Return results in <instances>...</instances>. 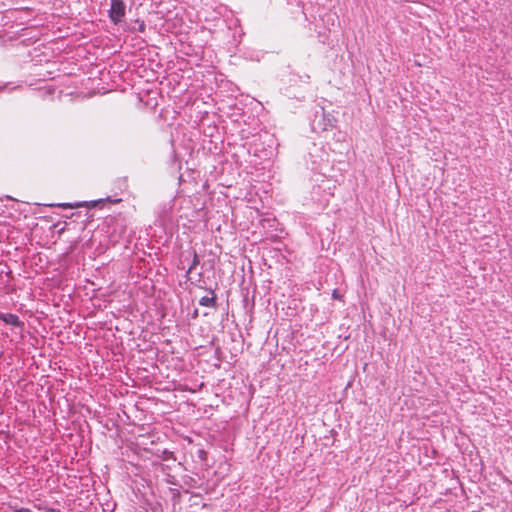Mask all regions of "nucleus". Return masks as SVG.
<instances>
[{
	"instance_id": "10",
	"label": "nucleus",
	"mask_w": 512,
	"mask_h": 512,
	"mask_svg": "<svg viewBox=\"0 0 512 512\" xmlns=\"http://www.w3.org/2000/svg\"><path fill=\"white\" fill-rule=\"evenodd\" d=\"M208 315H209V312H207V311L203 312V316H208Z\"/></svg>"
},
{
	"instance_id": "1",
	"label": "nucleus",
	"mask_w": 512,
	"mask_h": 512,
	"mask_svg": "<svg viewBox=\"0 0 512 512\" xmlns=\"http://www.w3.org/2000/svg\"><path fill=\"white\" fill-rule=\"evenodd\" d=\"M126 6L123 0H111L109 17L114 24H118L125 16Z\"/></svg>"
},
{
	"instance_id": "6",
	"label": "nucleus",
	"mask_w": 512,
	"mask_h": 512,
	"mask_svg": "<svg viewBox=\"0 0 512 512\" xmlns=\"http://www.w3.org/2000/svg\"><path fill=\"white\" fill-rule=\"evenodd\" d=\"M46 512H60V511L57 509H54V508H47Z\"/></svg>"
},
{
	"instance_id": "9",
	"label": "nucleus",
	"mask_w": 512,
	"mask_h": 512,
	"mask_svg": "<svg viewBox=\"0 0 512 512\" xmlns=\"http://www.w3.org/2000/svg\"><path fill=\"white\" fill-rule=\"evenodd\" d=\"M198 316H199V310H198V309H196V310H195V317H198Z\"/></svg>"
},
{
	"instance_id": "3",
	"label": "nucleus",
	"mask_w": 512,
	"mask_h": 512,
	"mask_svg": "<svg viewBox=\"0 0 512 512\" xmlns=\"http://www.w3.org/2000/svg\"><path fill=\"white\" fill-rule=\"evenodd\" d=\"M102 202H103V200H98V201H91V202H81V203H76V204H60L59 206L62 208H70V209L79 208V207L92 208V207H96L98 204H100Z\"/></svg>"
},
{
	"instance_id": "8",
	"label": "nucleus",
	"mask_w": 512,
	"mask_h": 512,
	"mask_svg": "<svg viewBox=\"0 0 512 512\" xmlns=\"http://www.w3.org/2000/svg\"><path fill=\"white\" fill-rule=\"evenodd\" d=\"M111 203H120L121 199L109 200Z\"/></svg>"
},
{
	"instance_id": "5",
	"label": "nucleus",
	"mask_w": 512,
	"mask_h": 512,
	"mask_svg": "<svg viewBox=\"0 0 512 512\" xmlns=\"http://www.w3.org/2000/svg\"><path fill=\"white\" fill-rule=\"evenodd\" d=\"M332 297L334 299H338V300H341L342 299V296L339 294V291L337 289L333 290L332 292Z\"/></svg>"
},
{
	"instance_id": "7",
	"label": "nucleus",
	"mask_w": 512,
	"mask_h": 512,
	"mask_svg": "<svg viewBox=\"0 0 512 512\" xmlns=\"http://www.w3.org/2000/svg\"><path fill=\"white\" fill-rule=\"evenodd\" d=\"M13 325L19 327L20 324H23V322H18V321H15V322H11Z\"/></svg>"
},
{
	"instance_id": "4",
	"label": "nucleus",
	"mask_w": 512,
	"mask_h": 512,
	"mask_svg": "<svg viewBox=\"0 0 512 512\" xmlns=\"http://www.w3.org/2000/svg\"><path fill=\"white\" fill-rule=\"evenodd\" d=\"M198 264H199L198 255H197V253L194 251V254H193V261H192L191 266H190V267H189V269H188V273H189L192 269H194Z\"/></svg>"
},
{
	"instance_id": "2",
	"label": "nucleus",
	"mask_w": 512,
	"mask_h": 512,
	"mask_svg": "<svg viewBox=\"0 0 512 512\" xmlns=\"http://www.w3.org/2000/svg\"><path fill=\"white\" fill-rule=\"evenodd\" d=\"M215 302H216V296H215L214 292H210L209 295L203 296L199 300V305L208 310H214Z\"/></svg>"
}]
</instances>
